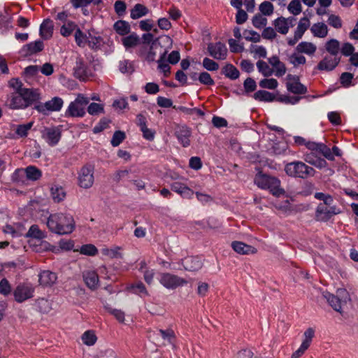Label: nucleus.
Segmentation results:
<instances>
[{
    "instance_id": "obj_38",
    "label": "nucleus",
    "mask_w": 358,
    "mask_h": 358,
    "mask_svg": "<svg viewBox=\"0 0 358 358\" xmlns=\"http://www.w3.org/2000/svg\"><path fill=\"white\" fill-rule=\"evenodd\" d=\"M325 48L331 55L337 57L340 51V43L336 39H331L326 43Z\"/></svg>"
},
{
    "instance_id": "obj_10",
    "label": "nucleus",
    "mask_w": 358,
    "mask_h": 358,
    "mask_svg": "<svg viewBox=\"0 0 358 358\" xmlns=\"http://www.w3.org/2000/svg\"><path fill=\"white\" fill-rule=\"evenodd\" d=\"M74 76L80 80L85 81L93 76V71L90 65L79 59H77L74 67Z\"/></svg>"
},
{
    "instance_id": "obj_51",
    "label": "nucleus",
    "mask_w": 358,
    "mask_h": 358,
    "mask_svg": "<svg viewBox=\"0 0 358 358\" xmlns=\"http://www.w3.org/2000/svg\"><path fill=\"white\" fill-rule=\"evenodd\" d=\"M129 289H131V291L132 292L139 294L141 296L148 295V292L145 285L141 282H138L135 284L131 285L130 286Z\"/></svg>"
},
{
    "instance_id": "obj_31",
    "label": "nucleus",
    "mask_w": 358,
    "mask_h": 358,
    "mask_svg": "<svg viewBox=\"0 0 358 358\" xmlns=\"http://www.w3.org/2000/svg\"><path fill=\"white\" fill-rule=\"evenodd\" d=\"M44 45L41 41L29 43L23 47V51L27 55L36 54L43 50Z\"/></svg>"
},
{
    "instance_id": "obj_14",
    "label": "nucleus",
    "mask_w": 358,
    "mask_h": 358,
    "mask_svg": "<svg viewBox=\"0 0 358 358\" xmlns=\"http://www.w3.org/2000/svg\"><path fill=\"white\" fill-rule=\"evenodd\" d=\"M25 108L31 104L38 102L41 99V94L38 90L23 88L20 90Z\"/></svg>"
},
{
    "instance_id": "obj_63",
    "label": "nucleus",
    "mask_w": 358,
    "mask_h": 358,
    "mask_svg": "<svg viewBox=\"0 0 358 358\" xmlns=\"http://www.w3.org/2000/svg\"><path fill=\"white\" fill-rule=\"evenodd\" d=\"M24 169H19L15 171L13 173L11 179L12 181L17 184H22L24 182Z\"/></svg>"
},
{
    "instance_id": "obj_60",
    "label": "nucleus",
    "mask_w": 358,
    "mask_h": 358,
    "mask_svg": "<svg viewBox=\"0 0 358 358\" xmlns=\"http://www.w3.org/2000/svg\"><path fill=\"white\" fill-rule=\"evenodd\" d=\"M305 160L310 164L315 166L317 168H324L327 166V162L325 159L320 157H316L315 160H311L310 155H306L305 157Z\"/></svg>"
},
{
    "instance_id": "obj_11",
    "label": "nucleus",
    "mask_w": 358,
    "mask_h": 358,
    "mask_svg": "<svg viewBox=\"0 0 358 358\" xmlns=\"http://www.w3.org/2000/svg\"><path fill=\"white\" fill-rule=\"evenodd\" d=\"M287 90L295 94H304L307 92V88L299 81L298 76L288 75L286 83Z\"/></svg>"
},
{
    "instance_id": "obj_4",
    "label": "nucleus",
    "mask_w": 358,
    "mask_h": 358,
    "mask_svg": "<svg viewBox=\"0 0 358 358\" xmlns=\"http://www.w3.org/2000/svg\"><path fill=\"white\" fill-rule=\"evenodd\" d=\"M89 103V99L83 94H78L76 99L71 102L65 111L66 117H83L85 116V106Z\"/></svg>"
},
{
    "instance_id": "obj_49",
    "label": "nucleus",
    "mask_w": 358,
    "mask_h": 358,
    "mask_svg": "<svg viewBox=\"0 0 358 358\" xmlns=\"http://www.w3.org/2000/svg\"><path fill=\"white\" fill-rule=\"evenodd\" d=\"M254 98L261 101H272L274 96L267 91L259 90L254 94Z\"/></svg>"
},
{
    "instance_id": "obj_16",
    "label": "nucleus",
    "mask_w": 358,
    "mask_h": 358,
    "mask_svg": "<svg viewBox=\"0 0 358 358\" xmlns=\"http://www.w3.org/2000/svg\"><path fill=\"white\" fill-rule=\"evenodd\" d=\"M57 279L56 273L48 270L43 271L38 274V282L43 287H51L56 282Z\"/></svg>"
},
{
    "instance_id": "obj_1",
    "label": "nucleus",
    "mask_w": 358,
    "mask_h": 358,
    "mask_svg": "<svg viewBox=\"0 0 358 358\" xmlns=\"http://www.w3.org/2000/svg\"><path fill=\"white\" fill-rule=\"evenodd\" d=\"M46 225L48 229L59 235H68L76 229L73 216L67 212L52 213L48 217Z\"/></svg>"
},
{
    "instance_id": "obj_53",
    "label": "nucleus",
    "mask_w": 358,
    "mask_h": 358,
    "mask_svg": "<svg viewBox=\"0 0 358 358\" xmlns=\"http://www.w3.org/2000/svg\"><path fill=\"white\" fill-rule=\"evenodd\" d=\"M252 24L257 29H262L267 24V19L262 14H257L252 18Z\"/></svg>"
},
{
    "instance_id": "obj_55",
    "label": "nucleus",
    "mask_w": 358,
    "mask_h": 358,
    "mask_svg": "<svg viewBox=\"0 0 358 358\" xmlns=\"http://www.w3.org/2000/svg\"><path fill=\"white\" fill-rule=\"evenodd\" d=\"M119 69L122 73L131 74L134 71L133 63L129 60L120 62Z\"/></svg>"
},
{
    "instance_id": "obj_25",
    "label": "nucleus",
    "mask_w": 358,
    "mask_h": 358,
    "mask_svg": "<svg viewBox=\"0 0 358 358\" xmlns=\"http://www.w3.org/2000/svg\"><path fill=\"white\" fill-rule=\"evenodd\" d=\"M53 28L54 25L51 20H44L40 26L41 36L45 40L50 38L53 34Z\"/></svg>"
},
{
    "instance_id": "obj_28",
    "label": "nucleus",
    "mask_w": 358,
    "mask_h": 358,
    "mask_svg": "<svg viewBox=\"0 0 358 358\" xmlns=\"http://www.w3.org/2000/svg\"><path fill=\"white\" fill-rule=\"evenodd\" d=\"M50 194L52 200L56 203L62 201L66 197L64 189L58 185H53L50 188Z\"/></svg>"
},
{
    "instance_id": "obj_7",
    "label": "nucleus",
    "mask_w": 358,
    "mask_h": 358,
    "mask_svg": "<svg viewBox=\"0 0 358 358\" xmlns=\"http://www.w3.org/2000/svg\"><path fill=\"white\" fill-rule=\"evenodd\" d=\"M35 287L30 282H22L17 285L13 291L15 300L22 303L34 296Z\"/></svg>"
},
{
    "instance_id": "obj_29",
    "label": "nucleus",
    "mask_w": 358,
    "mask_h": 358,
    "mask_svg": "<svg viewBox=\"0 0 358 358\" xmlns=\"http://www.w3.org/2000/svg\"><path fill=\"white\" fill-rule=\"evenodd\" d=\"M191 131L187 127H182L177 132L178 141L183 147H187L190 144Z\"/></svg>"
},
{
    "instance_id": "obj_27",
    "label": "nucleus",
    "mask_w": 358,
    "mask_h": 358,
    "mask_svg": "<svg viewBox=\"0 0 358 358\" xmlns=\"http://www.w3.org/2000/svg\"><path fill=\"white\" fill-rule=\"evenodd\" d=\"M310 31L315 37L324 38L328 34V27L323 22H317L311 26Z\"/></svg>"
},
{
    "instance_id": "obj_45",
    "label": "nucleus",
    "mask_w": 358,
    "mask_h": 358,
    "mask_svg": "<svg viewBox=\"0 0 358 358\" xmlns=\"http://www.w3.org/2000/svg\"><path fill=\"white\" fill-rule=\"evenodd\" d=\"M77 28L78 26L75 22L69 21L66 23H64L61 27L60 33L63 36L67 37L70 36L73 33V31H76Z\"/></svg>"
},
{
    "instance_id": "obj_64",
    "label": "nucleus",
    "mask_w": 358,
    "mask_h": 358,
    "mask_svg": "<svg viewBox=\"0 0 358 358\" xmlns=\"http://www.w3.org/2000/svg\"><path fill=\"white\" fill-rule=\"evenodd\" d=\"M125 134L121 131H116L111 139V144L113 146H118L125 138Z\"/></svg>"
},
{
    "instance_id": "obj_15",
    "label": "nucleus",
    "mask_w": 358,
    "mask_h": 358,
    "mask_svg": "<svg viewBox=\"0 0 358 358\" xmlns=\"http://www.w3.org/2000/svg\"><path fill=\"white\" fill-rule=\"evenodd\" d=\"M338 213L335 207H328L324 204H320L316 210V216L319 220L327 221L332 215Z\"/></svg>"
},
{
    "instance_id": "obj_41",
    "label": "nucleus",
    "mask_w": 358,
    "mask_h": 358,
    "mask_svg": "<svg viewBox=\"0 0 358 358\" xmlns=\"http://www.w3.org/2000/svg\"><path fill=\"white\" fill-rule=\"evenodd\" d=\"M257 68L264 76L268 77L273 74V69L264 61L259 60L257 62Z\"/></svg>"
},
{
    "instance_id": "obj_9",
    "label": "nucleus",
    "mask_w": 358,
    "mask_h": 358,
    "mask_svg": "<svg viewBox=\"0 0 358 358\" xmlns=\"http://www.w3.org/2000/svg\"><path fill=\"white\" fill-rule=\"evenodd\" d=\"M159 281L161 285L169 289H174L187 283L183 278L169 273H160Z\"/></svg>"
},
{
    "instance_id": "obj_43",
    "label": "nucleus",
    "mask_w": 358,
    "mask_h": 358,
    "mask_svg": "<svg viewBox=\"0 0 358 358\" xmlns=\"http://www.w3.org/2000/svg\"><path fill=\"white\" fill-rule=\"evenodd\" d=\"M166 55V51L163 52L161 54L159 59L157 60V63H158L159 69L162 72H163L164 76H168L169 74L170 73L171 68H170V66L169 65V64L165 60Z\"/></svg>"
},
{
    "instance_id": "obj_33",
    "label": "nucleus",
    "mask_w": 358,
    "mask_h": 358,
    "mask_svg": "<svg viewBox=\"0 0 358 358\" xmlns=\"http://www.w3.org/2000/svg\"><path fill=\"white\" fill-rule=\"evenodd\" d=\"M113 28L115 31L120 36H125L130 32V25L129 22L124 20H118L114 25Z\"/></svg>"
},
{
    "instance_id": "obj_40",
    "label": "nucleus",
    "mask_w": 358,
    "mask_h": 358,
    "mask_svg": "<svg viewBox=\"0 0 358 358\" xmlns=\"http://www.w3.org/2000/svg\"><path fill=\"white\" fill-rule=\"evenodd\" d=\"M24 171L25 176L31 180H36L42 176L41 171L34 166H29L24 169Z\"/></svg>"
},
{
    "instance_id": "obj_62",
    "label": "nucleus",
    "mask_w": 358,
    "mask_h": 358,
    "mask_svg": "<svg viewBox=\"0 0 358 358\" xmlns=\"http://www.w3.org/2000/svg\"><path fill=\"white\" fill-rule=\"evenodd\" d=\"M202 64L204 69L210 71H215L219 69V64L208 57H205L203 59Z\"/></svg>"
},
{
    "instance_id": "obj_8",
    "label": "nucleus",
    "mask_w": 358,
    "mask_h": 358,
    "mask_svg": "<svg viewBox=\"0 0 358 358\" xmlns=\"http://www.w3.org/2000/svg\"><path fill=\"white\" fill-rule=\"evenodd\" d=\"M78 185L84 189L90 188L94 183V166L90 164L83 166L78 172Z\"/></svg>"
},
{
    "instance_id": "obj_59",
    "label": "nucleus",
    "mask_w": 358,
    "mask_h": 358,
    "mask_svg": "<svg viewBox=\"0 0 358 358\" xmlns=\"http://www.w3.org/2000/svg\"><path fill=\"white\" fill-rule=\"evenodd\" d=\"M101 2V0H71V3L73 8H78L80 7H86L90 5L91 3H93L95 5L99 4Z\"/></svg>"
},
{
    "instance_id": "obj_2",
    "label": "nucleus",
    "mask_w": 358,
    "mask_h": 358,
    "mask_svg": "<svg viewBox=\"0 0 358 358\" xmlns=\"http://www.w3.org/2000/svg\"><path fill=\"white\" fill-rule=\"evenodd\" d=\"M255 183L261 189H268L274 196H279L285 193L280 188V181L275 177L264 174H257L255 178Z\"/></svg>"
},
{
    "instance_id": "obj_35",
    "label": "nucleus",
    "mask_w": 358,
    "mask_h": 358,
    "mask_svg": "<svg viewBox=\"0 0 358 358\" xmlns=\"http://www.w3.org/2000/svg\"><path fill=\"white\" fill-rule=\"evenodd\" d=\"M26 236L33 238L34 241H40L46 237V234L41 231L38 225L34 224L29 228Z\"/></svg>"
},
{
    "instance_id": "obj_12",
    "label": "nucleus",
    "mask_w": 358,
    "mask_h": 358,
    "mask_svg": "<svg viewBox=\"0 0 358 358\" xmlns=\"http://www.w3.org/2000/svg\"><path fill=\"white\" fill-rule=\"evenodd\" d=\"M208 52L212 57L218 60L225 59L227 55V48L221 42L208 44Z\"/></svg>"
},
{
    "instance_id": "obj_52",
    "label": "nucleus",
    "mask_w": 358,
    "mask_h": 358,
    "mask_svg": "<svg viewBox=\"0 0 358 358\" xmlns=\"http://www.w3.org/2000/svg\"><path fill=\"white\" fill-rule=\"evenodd\" d=\"M259 85L262 88L274 90L278 87V83L275 78H264L260 80Z\"/></svg>"
},
{
    "instance_id": "obj_42",
    "label": "nucleus",
    "mask_w": 358,
    "mask_h": 358,
    "mask_svg": "<svg viewBox=\"0 0 358 358\" xmlns=\"http://www.w3.org/2000/svg\"><path fill=\"white\" fill-rule=\"evenodd\" d=\"M75 41L79 47H85L88 41V34L83 33L80 28H77L75 31Z\"/></svg>"
},
{
    "instance_id": "obj_46",
    "label": "nucleus",
    "mask_w": 358,
    "mask_h": 358,
    "mask_svg": "<svg viewBox=\"0 0 358 358\" xmlns=\"http://www.w3.org/2000/svg\"><path fill=\"white\" fill-rule=\"evenodd\" d=\"M287 10L293 15H298L302 11V5L299 0H292L288 6Z\"/></svg>"
},
{
    "instance_id": "obj_17",
    "label": "nucleus",
    "mask_w": 358,
    "mask_h": 358,
    "mask_svg": "<svg viewBox=\"0 0 358 358\" xmlns=\"http://www.w3.org/2000/svg\"><path fill=\"white\" fill-rule=\"evenodd\" d=\"M171 189L185 199L192 198L194 192L185 184L180 182H174L171 185Z\"/></svg>"
},
{
    "instance_id": "obj_56",
    "label": "nucleus",
    "mask_w": 358,
    "mask_h": 358,
    "mask_svg": "<svg viewBox=\"0 0 358 358\" xmlns=\"http://www.w3.org/2000/svg\"><path fill=\"white\" fill-rule=\"evenodd\" d=\"M80 252L82 255L94 256L97 254V248L92 244H86L81 246Z\"/></svg>"
},
{
    "instance_id": "obj_48",
    "label": "nucleus",
    "mask_w": 358,
    "mask_h": 358,
    "mask_svg": "<svg viewBox=\"0 0 358 358\" xmlns=\"http://www.w3.org/2000/svg\"><path fill=\"white\" fill-rule=\"evenodd\" d=\"M122 41L124 46L126 48H129L136 46L139 41V38L137 35L132 34L124 37Z\"/></svg>"
},
{
    "instance_id": "obj_36",
    "label": "nucleus",
    "mask_w": 358,
    "mask_h": 358,
    "mask_svg": "<svg viewBox=\"0 0 358 358\" xmlns=\"http://www.w3.org/2000/svg\"><path fill=\"white\" fill-rule=\"evenodd\" d=\"M122 248L119 246H113L111 248H103L101 249V252L103 256H106L108 258H118L121 257Z\"/></svg>"
},
{
    "instance_id": "obj_18",
    "label": "nucleus",
    "mask_w": 358,
    "mask_h": 358,
    "mask_svg": "<svg viewBox=\"0 0 358 358\" xmlns=\"http://www.w3.org/2000/svg\"><path fill=\"white\" fill-rule=\"evenodd\" d=\"M83 280L86 285L91 289H96L99 287V276L94 271H85L83 273Z\"/></svg>"
},
{
    "instance_id": "obj_13",
    "label": "nucleus",
    "mask_w": 358,
    "mask_h": 358,
    "mask_svg": "<svg viewBox=\"0 0 358 358\" xmlns=\"http://www.w3.org/2000/svg\"><path fill=\"white\" fill-rule=\"evenodd\" d=\"M5 105L13 110L25 108L20 90L8 95Z\"/></svg>"
},
{
    "instance_id": "obj_21",
    "label": "nucleus",
    "mask_w": 358,
    "mask_h": 358,
    "mask_svg": "<svg viewBox=\"0 0 358 358\" xmlns=\"http://www.w3.org/2000/svg\"><path fill=\"white\" fill-rule=\"evenodd\" d=\"M231 247L236 252L240 255L255 254L257 252V250L254 247L241 241L232 242Z\"/></svg>"
},
{
    "instance_id": "obj_61",
    "label": "nucleus",
    "mask_w": 358,
    "mask_h": 358,
    "mask_svg": "<svg viewBox=\"0 0 358 358\" xmlns=\"http://www.w3.org/2000/svg\"><path fill=\"white\" fill-rule=\"evenodd\" d=\"M273 5L269 1H264L259 6V10L263 15L269 16L273 13Z\"/></svg>"
},
{
    "instance_id": "obj_20",
    "label": "nucleus",
    "mask_w": 358,
    "mask_h": 358,
    "mask_svg": "<svg viewBox=\"0 0 358 358\" xmlns=\"http://www.w3.org/2000/svg\"><path fill=\"white\" fill-rule=\"evenodd\" d=\"M29 245L32 250L36 252H43L45 251H55V247L50 245L48 241L38 240V241H29Z\"/></svg>"
},
{
    "instance_id": "obj_32",
    "label": "nucleus",
    "mask_w": 358,
    "mask_h": 358,
    "mask_svg": "<svg viewBox=\"0 0 358 358\" xmlns=\"http://www.w3.org/2000/svg\"><path fill=\"white\" fill-rule=\"evenodd\" d=\"M149 10L144 5L141 3L136 4L131 10L130 16L132 19L136 20L146 15Z\"/></svg>"
},
{
    "instance_id": "obj_44",
    "label": "nucleus",
    "mask_w": 358,
    "mask_h": 358,
    "mask_svg": "<svg viewBox=\"0 0 358 358\" xmlns=\"http://www.w3.org/2000/svg\"><path fill=\"white\" fill-rule=\"evenodd\" d=\"M299 53L300 52H294L290 55L288 57L289 62L292 64L294 67H298L300 65H303L306 62V57Z\"/></svg>"
},
{
    "instance_id": "obj_30",
    "label": "nucleus",
    "mask_w": 358,
    "mask_h": 358,
    "mask_svg": "<svg viewBox=\"0 0 358 358\" xmlns=\"http://www.w3.org/2000/svg\"><path fill=\"white\" fill-rule=\"evenodd\" d=\"M316 45L310 42L303 41L299 43L296 46L298 52L304 53L308 55H313L316 52Z\"/></svg>"
},
{
    "instance_id": "obj_58",
    "label": "nucleus",
    "mask_w": 358,
    "mask_h": 358,
    "mask_svg": "<svg viewBox=\"0 0 358 358\" xmlns=\"http://www.w3.org/2000/svg\"><path fill=\"white\" fill-rule=\"evenodd\" d=\"M87 112L91 115H96L104 112L103 106L100 103H91L88 108Z\"/></svg>"
},
{
    "instance_id": "obj_23",
    "label": "nucleus",
    "mask_w": 358,
    "mask_h": 358,
    "mask_svg": "<svg viewBox=\"0 0 358 358\" xmlns=\"http://www.w3.org/2000/svg\"><path fill=\"white\" fill-rule=\"evenodd\" d=\"M292 20L280 17L273 22L275 29L282 34H286L289 31Z\"/></svg>"
},
{
    "instance_id": "obj_34",
    "label": "nucleus",
    "mask_w": 358,
    "mask_h": 358,
    "mask_svg": "<svg viewBox=\"0 0 358 358\" xmlns=\"http://www.w3.org/2000/svg\"><path fill=\"white\" fill-rule=\"evenodd\" d=\"M310 19L307 16L301 17L297 24L295 33L298 36H303L306 31L310 27Z\"/></svg>"
},
{
    "instance_id": "obj_50",
    "label": "nucleus",
    "mask_w": 358,
    "mask_h": 358,
    "mask_svg": "<svg viewBox=\"0 0 358 358\" xmlns=\"http://www.w3.org/2000/svg\"><path fill=\"white\" fill-rule=\"evenodd\" d=\"M250 52L254 54L255 58H265L267 55L266 48L262 45H252Z\"/></svg>"
},
{
    "instance_id": "obj_5",
    "label": "nucleus",
    "mask_w": 358,
    "mask_h": 358,
    "mask_svg": "<svg viewBox=\"0 0 358 358\" xmlns=\"http://www.w3.org/2000/svg\"><path fill=\"white\" fill-rule=\"evenodd\" d=\"M62 126L45 127L41 131V138L50 146L57 145L62 138Z\"/></svg>"
},
{
    "instance_id": "obj_6",
    "label": "nucleus",
    "mask_w": 358,
    "mask_h": 358,
    "mask_svg": "<svg viewBox=\"0 0 358 358\" xmlns=\"http://www.w3.org/2000/svg\"><path fill=\"white\" fill-rule=\"evenodd\" d=\"M64 106V101L59 96H55L45 103L38 102L34 106V109L39 113L48 115L52 112H59Z\"/></svg>"
},
{
    "instance_id": "obj_47",
    "label": "nucleus",
    "mask_w": 358,
    "mask_h": 358,
    "mask_svg": "<svg viewBox=\"0 0 358 358\" xmlns=\"http://www.w3.org/2000/svg\"><path fill=\"white\" fill-rule=\"evenodd\" d=\"M34 122H30L24 124H19L16 127L15 133L19 137H26L28 135L29 131L33 127Z\"/></svg>"
},
{
    "instance_id": "obj_24",
    "label": "nucleus",
    "mask_w": 358,
    "mask_h": 358,
    "mask_svg": "<svg viewBox=\"0 0 358 358\" xmlns=\"http://www.w3.org/2000/svg\"><path fill=\"white\" fill-rule=\"evenodd\" d=\"M183 266L185 268L190 271H196L202 267V262L197 257H189L184 259Z\"/></svg>"
},
{
    "instance_id": "obj_3",
    "label": "nucleus",
    "mask_w": 358,
    "mask_h": 358,
    "mask_svg": "<svg viewBox=\"0 0 358 358\" xmlns=\"http://www.w3.org/2000/svg\"><path fill=\"white\" fill-rule=\"evenodd\" d=\"M285 171L289 176L306 178L314 176L315 170L305 163L299 161L287 163L285 166Z\"/></svg>"
},
{
    "instance_id": "obj_26",
    "label": "nucleus",
    "mask_w": 358,
    "mask_h": 358,
    "mask_svg": "<svg viewBox=\"0 0 358 358\" xmlns=\"http://www.w3.org/2000/svg\"><path fill=\"white\" fill-rule=\"evenodd\" d=\"M24 231V228L20 224H7L3 229L5 234H10L13 238L21 236Z\"/></svg>"
},
{
    "instance_id": "obj_39",
    "label": "nucleus",
    "mask_w": 358,
    "mask_h": 358,
    "mask_svg": "<svg viewBox=\"0 0 358 358\" xmlns=\"http://www.w3.org/2000/svg\"><path fill=\"white\" fill-rule=\"evenodd\" d=\"M81 340L85 345L92 346L96 343L97 337L93 331L88 330L83 334Z\"/></svg>"
},
{
    "instance_id": "obj_37",
    "label": "nucleus",
    "mask_w": 358,
    "mask_h": 358,
    "mask_svg": "<svg viewBox=\"0 0 358 358\" xmlns=\"http://www.w3.org/2000/svg\"><path fill=\"white\" fill-rule=\"evenodd\" d=\"M324 298L327 299L329 304L336 312H340L341 310V301L335 295L327 292L324 294Z\"/></svg>"
},
{
    "instance_id": "obj_19",
    "label": "nucleus",
    "mask_w": 358,
    "mask_h": 358,
    "mask_svg": "<svg viewBox=\"0 0 358 358\" xmlns=\"http://www.w3.org/2000/svg\"><path fill=\"white\" fill-rule=\"evenodd\" d=\"M340 58L335 56H327L317 65V68L322 71H331L339 63Z\"/></svg>"
},
{
    "instance_id": "obj_54",
    "label": "nucleus",
    "mask_w": 358,
    "mask_h": 358,
    "mask_svg": "<svg viewBox=\"0 0 358 358\" xmlns=\"http://www.w3.org/2000/svg\"><path fill=\"white\" fill-rule=\"evenodd\" d=\"M224 75L231 78V79H236L239 76L238 70L232 64H227L224 69Z\"/></svg>"
},
{
    "instance_id": "obj_57",
    "label": "nucleus",
    "mask_w": 358,
    "mask_h": 358,
    "mask_svg": "<svg viewBox=\"0 0 358 358\" xmlns=\"http://www.w3.org/2000/svg\"><path fill=\"white\" fill-rule=\"evenodd\" d=\"M243 37L246 41L257 43L260 41L261 36L253 30H245L243 31Z\"/></svg>"
},
{
    "instance_id": "obj_22",
    "label": "nucleus",
    "mask_w": 358,
    "mask_h": 358,
    "mask_svg": "<svg viewBox=\"0 0 358 358\" xmlns=\"http://www.w3.org/2000/svg\"><path fill=\"white\" fill-rule=\"evenodd\" d=\"M103 44V38L94 30H90L88 31V41L87 45L92 49L97 50L99 49Z\"/></svg>"
}]
</instances>
